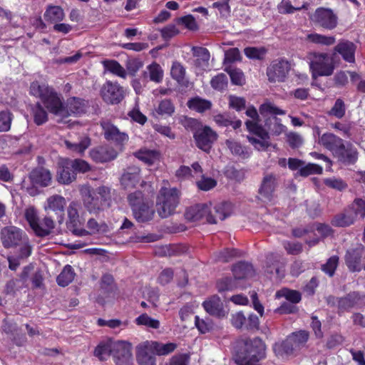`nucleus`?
<instances>
[{
    "label": "nucleus",
    "mask_w": 365,
    "mask_h": 365,
    "mask_svg": "<svg viewBox=\"0 0 365 365\" xmlns=\"http://www.w3.org/2000/svg\"><path fill=\"white\" fill-rule=\"evenodd\" d=\"M232 205L222 202L212 207V204H197L187 208L185 218L189 221L205 220L210 224H217L230 215Z\"/></svg>",
    "instance_id": "f257e3e1"
},
{
    "label": "nucleus",
    "mask_w": 365,
    "mask_h": 365,
    "mask_svg": "<svg viewBox=\"0 0 365 365\" xmlns=\"http://www.w3.org/2000/svg\"><path fill=\"white\" fill-rule=\"evenodd\" d=\"M30 93L39 97L43 106L50 113L62 116L67 115L68 111L63 106L61 95L57 93L52 87L45 84L40 85L35 81L30 86Z\"/></svg>",
    "instance_id": "f03ea898"
},
{
    "label": "nucleus",
    "mask_w": 365,
    "mask_h": 365,
    "mask_svg": "<svg viewBox=\"0 0 365 365\" xmlns=\"http://www.w3.org/2000/svg\"><path fill=\"white\" fill-rule=\"evenodd\" d=\"M265 345L258 337L247 339L237 351L235 361L238 365H260L259 361L264 357Z\"/></svg>",
    "instance_id": "7ed1b4c3"
},
{
    "label": "nucleus",
    "mask_w": 365,
    "mask_h": 365,
    "mask_svg": "<svg viewBox=\"0 0 365 365\" xmlns=\"http://www.w3.org/2000/svg\"><path fill=\"white\" fill-rule=\"evenodd\" d=\"M259 112L264 118V127L263 128L268 133L279 135L285 130L286 127L282 124L281 119L276 116L277 115H285V110L270 102H266L259 106Z\"/></svg>",
    "instance_id": "20e7f679"
},
{
    "label": "nucleus",
    "mask_w": 365,
    "mask_h": 365,
    "mask_svg": "<svg viewBox=\"0 0 365 365\" xmlns=\"http://www.w3.org/2000/svg\"><path fill=\"white\" fill-rule=\"evenodd\" d=\"M308 339L309 333L306 331L292 333L284 341L276 343L274 351L277 356L282 358L295 354L305 346Z\"/></svg>",
    "instance_id": "39448f33"
},
{
    "label": "nucleus",
    "mask_w": 365,
    "mask_h": 365,
    "mask_svg": "<svg viewBox=\"0 0 365 365\" xmlns=\"http://www.w3.org/2000/svg\"><path fill=\"white\" fill-rule=\"evenodd\" d=\"M180 191L175 187H163L157 199V212L162 218L173 215L179 203Z\"/></svg>",
    "instance_id": "423d86ee"
},
{
    "label": "nucleus",
    "mask_w": 365,
    "mask_h": 365,
    "mask_svg": "<svg viewBox=\"0 0 365 365\" xmlns=\"http://www.w3.org/2000/svg\"><path fill=\"white\" fill-rule=\"evenodd\" d=\"M309 68L313 79L331 76L334 70L333 58L325 53H314L309 56Z\"/></svg>",
    "instance_id": "0eeeda50"
},
{
    "label": "nucleus",
    "mask_w": 365,
    "mask_h": 365,
    "mask_svg": "<svg viewBox=\"0 0 365 365\" xmlns=\"http://www.w3.org/2000/svg\"><path fill=\"white\" fill-rule=\"evenodd\" d=\"M25 218L31 228L38 237L48 235L55 227V223L51 216H45L40 219L36 210L34 207H29L25 211Z\"/></svg>",
    "instance_id": "6e6552de"
},
{
    "label": "nucleus",
    "mask_w": 365,
    "mask_h": 365,
    "mask_svg": "<svg viewBox=\"0 0 365 365\" xmlns=\"http://www.w3.org/2000/svg\"><path fill=\"white\" fill-rule=\"evenodd\" d=\"M245 125L250 133L259 137V138H257L247 136L248 141L257 150H266L270 146L269 133L262 125H257L254 122H245Z\"/></svg>",
    "instance_id": "1a4fd4ad"
},
{
    "label": "nucleus",
    "mask_w": 365,
    "mask_h": 365,
    "mask_svg": "<svg viewBox=\"0 0 365 365\" xmlns=\"http://www.w3.org/2000/svg\"><path fill=\"white\" fill-rule=\"evenodd\" d=\"M79 204L76 201H73L69 204L67 208L68 221L66 225L68 229L72 232L73 235L83 237L88 235V232L81 227L83 224V221L79 216Z\"/></svg>",
    "instance_id": "9d476101"
},
{
    "label": "nucleus",
    "mask_w": 365,
    "mask_h": 365,
    "mask_svg": "<svg viewBox=\"0 0 365 365\" xmlns=\"http://www.w3.org/2000/svg\"><path fill=\"white\" fill-rule=\"evenodd\" d=\"M290 70L288 61L280 58L274 60L267 68V76L269 82H283Z\"/></svg>",
    "instance_id": "9b49d317"
},
{
    "label": "nucleus",
    "mask_w": 365,
    "mask_h": 365,
    "mask_svg": "<svg viewBox=\"0 0 365 365\" xmlns=\"http://www.w3.org/2000/svg\"><path fill=\"white\" fill-rule=\"evenodd\" d=\"M101 95L103 101L109 104H118L125 97L123 88L118 83L106 81L101 87Z\"/></svg>",
    "instance_id": "f8f14e48"
},
{
    "label": "nucleus",
    "mask_w": 365,
    "mask_h": 365,
    "mask_svg": "<svg viewBox=\"0 0 365 365\" xmlns=\"http://www.w3.org/2000/svg\"><path fill=\"white\" fill-rule=\"evenodd\" d=\"M26 237L22 230L15 226H7L1 230V240L6 249L18 247Z\"/></svg>",
    "instance_id": "ddd939ff"
},
{
    "label": "nucleus",
    "mask_w": 365,
    "mask_h": 365,
    "mask_svg": "<svg viewBox=\"0 0 365 365\" xmlns=\"http://www.w3.org/2000/svg\"><path fill=\"white\" fill-rule=\"evenodd\" d=\"M193 138L198 148L209 153L217 139V134L210 127L204 126L194 133Z\"/></svg>",
    "instance_id": "4468645a"
},
{
    "label": "nucleus",
    "mask_w": 365,
    "mask_h": 365,
    "mask_svg": "<svg viewBox=\"0 0 365 365\" xmlns=\"http://www.w3.org/2000/svg\"><path fill=\"white\" fill-rule=\"evenodd\" d=\"M312 20L320 26L331 30L337 26L338 18L333 11L330 9L323 7L318 8L313 16Z\"/></svg>",
    "instance_id": "2eb2a0df"
},
{
    "label": "nucleus",
    "mask_w": 365,
    "mask_h": 365,
    "mask_svg": "<svg viewBox=\"0 0 365 365\" xmlns=\"http://www.w3.org/2000/svg\"><path fill=\"white\" fill-rule=\"evenodd\" d=\"M117 365L128 364L131 358V344L125 341H113L111 355Z\"/></svg>",
    "instance_id": "dca6fc26"
},
{
    "label": "nucleus",
    "mask_w": 365,
    "mask_h": 365,
    "mask_svg": "<svg viewBox=\"0 0 365 365\" xmlns=\"http://www.w3.org/2000/svg\"><path fill=\"white\" fill-rule=\"evenodd\" d=\"M357 148L351 143L344 141L334 157L344 165H353L358 159Z\"/></svg>",
    "instance_id": "f3484780"
},
{
    "label": "nucleus",
    "mask_w": 365,
    "mask_h": 365,
    "mask_svg": "<svg viewBox=\"0 0 365 365\" xmlns=\"http://www.w3.org/2000/svg\"><path fill=\"white\" fill-rule=\"evenodd\" d=\"M365 247L362 245L349 249L345 255V263L351 272H360L362 269V259L364 257Z\"/></svg>",
    "instance_id": "a211bd4d"
},
{
    "label": "nucleus",
    "mask_w": 365,
    "mask_h": 365,
    "mask_svg": "<svg viewBox=\"0 0 365 365\" xmlns=\"http://www.w3.org/2000/svg\"><path fill=\"white\" fill-rule=\"evenodd\" d=\"M104 138L107 140L113 141L116 145L123 146L129 140L128 135L120 131L115 125L109 121L101 123Z\"/></svg>",
    "instance_id": "6ab92c4d"
},
{
    "label": "nucleus",
    "mask_w": 365,
    "mask_h": 365,
    "mask_svg": "<svg viewBox=\"0 0 365 365\" xmlns=\"http://www.w3.org/2000/svg\"><path fill=\"white\" fill-rule=\"evenodd\" d=\"M83 196V202L84 207L90 213L97 214L103 210V202L89 187L85 186L81 189Z\"/></svg>",
    "instance_id": "aec40b11"
},
{
    "label": "nucleus",
    "mask_w": 365,
    "mask_h": 365,
    "mask_svg": "<svg viewBox=\"0 0 365 365\" xmlns=\"http://www.w3.org/2000/svg\"><path fill=\"white\" fill-rule=\"evenodd\" d=\"M64 144L69 150L78 154H83L91 145V138L86 134H76L73 136L70 135L68 139H66Z\"/></svg>",
    "instance_id": "412c9836"
},
{
    "label": "nucleus",
    "mask_w": 365,
    "mask_h": 365,
    "mask_svg": "<svg viewBox=\"0 0 365 365\" xmlns=\"http://www.w3.org/2000/svg\"><path fill=\"white\" fill-rule=\"evenodd\" d=\"M90 156L96 163H103L115 159L118 153L111 146L100 145L91 150Z\"/></svg>",
    "instance_id": "4be33fe9"
},
{
    "label": "nucleus",
    "mask_w": 365,
    "mask_h": 365,
    "mask_svg": "<svg viewBox=\"0 0 365 365\" xmlns=\"http://www.w3.org/2000/svg\"><path fill=\"white\" fill-rule=\"evenodd\" d=\"M277 176L274 173H265L262 178L259 194L262 200L270 201L277 187Z\"/></svg>",
    "instance_id": "5701e85b"
},
{
    "label": "nucleus",
    "mask_w": 365,
    "mask_h": 365,
    "mask_svg": "<svg viewBox=\"0 0 365 365\" xmlns=\"http://www.w3.org/2000/svg\"><path fill=\"white\" fill-rule=\"evenodd\" d=\"M264 271L271 276L282 278L284 275V264L280 261V257L274 254H269L266 257Z\"/></svg>",
    "instance_id": "b1692460"
},
{
    "label": "nucleus",
    "mask_w": 365,
    "mask_h": 365,
    "mask_svg": "<svg viewBox=\"0 0 365 365\" xmlns=\"http://www.w3.org/2000/svg\"><path fill=\"white\" fill-rule=\"evenodd\" d=\"M202 307L206 312L213 317L222 318L227 314L220 298L217 295H213L204 301Z\"/></svg>",
    "instance_id": "393cba45"
},
{
    "label": "nucleus",
    "mask_w": 365,
    "mask_h": 365,
    "mask_svg": "<svg viewBox=\"0 0 365 365\" xmlns=\"http://www.w3.org/2000/svg\"><path fill=\"white\" fill-rule=\"evenodd\" d=\"M29 179L34 186L47 187L51 184L52 177L48 170L38 167L30 173Z\"/></svg>",
    "instance_id": "a878e982"
},
{
    "label": "nucleus",
    "mask_w": 365,
    "mask_h": 365,
    "mask_svg": "<svg viewBox=\"0 0 365 365\" xmlns=\"http://www.w3.org/2000/svg\"><path fill=\"white\" fill-rule=\"evenodd\" d=\"M66 199L59 195L50 196L46 200L45 210H51L56 213L58 222L61 224L63 220L64 207L66 206Z\"/></svg>",
    "instance_id": "bb28decb"
},
{
    "label": "nucleus",
    "mask_w": 365,
    "mask_h": 365,
    "mask_svg": "<svg viewBox=\"0 0 365 365\" xmlns=\"http://www.w3.org/2000/svg\"><path fill=\"white\" fill-rule=\"evenodd\" d=\"M150 342L146 341L137 346L136 358L140 365H155V358Z\"/></svg>",
    "instance_id": "cd10ccee"
},
{
    "label": "nucleus",
    "mask_w": 365,
    "mask_h": 365,
    "mask_svg": "<svg viewBox=\"0 0 365 365\" xmlns=\"http://www.w3.org/2000/svg\"><path fill=\"white\" fill-rule=\"evenodd\" d=\"M140 170L138 166H129L124 170L120 178V183L125 189L133 188L140 182Z\"/></svg>",
    "instance_id": "c85d7f7f"
},
{
    "label": "nucleus",
    "mask_w": 365,
    "mask_h": 365,
    "mask_svg": "<svg viewBox=\"0 0 365 365\" xmlns=\"http://www.w3.org/2000/svg\"><path fill=\"white\" fill-rule=\"evenodd\" d=\"M56 178L58 182L63 185H68L76 179V173H74L68 160H63L59 165Z\"/></svg>",
    "instance_id": "c756f323"
},
{
    "label": "nucleus",
    "mask_w": 365,
    "mask_h": 365,
    "mask_svg": "<svg viewBox=\"0 0 365 365\" xmlns=\"http://www.w3.org/2000/svg\"><path fill=\"white\" fill-rule=\"evenodd\" d=\"M344 140L332 133H325L319 138V143L334 155Z\"/></svg>",
    "instance_id": "7c9ffc66"
},
{
    "label": "nucleus",
    "mask_w": 365,
    "mask_h": 365,
    "mask_svg": "<svg viewBox=\"0 0 365 365\" xmlns=\"http://www.w3.org/2000/svg\"><path fill=\"white\" fill-rule=\"evenodd\" d=\"M356 45L349 41H341L335 47L334 51L339 53L343 59L349 63L355 61Z\"/></svg>",
    "instance_id": "2f4dec72"
},
{
    "label": "nucleus",
    "mask_w": 365,
    "mask_h": 365,
    "mask_svg": "<svg viewBox=\"0 0 365 365\" xmlns=\"http://www.w3.org/2000/svg\"><path fill=\"white\" fill-rule=\"evenodd\" d=\"M134 217L139 222H147L153 219L155 210L153 202L148 201L133 210Z\"/></svg>",
    "instance_id": "473e14b6"
},
{
    "label": "nucleus",
    "mask_w": 365,
    "mask_h": 365,
    "mask_svg": "<svg viewBox=\"0 0 365 365\" xmlns=\"http://www.w3.org/2000/svg\"><path fill=\"white\" fill-rule=\"evenodd\" d=\"M101 292L106 297H113L118 292V287L115 282L113 275L104 274L100 281Z\"/></svg>",
    "instance_id": "72a5a7b5"
},
{
    "label": "nucleus",
    "mask_w": 365,
    "mask_h": 365,
    "mask_svg": "<svg viewBox=\"0 0 365 365\" xmlns=\"http://www.w3.org/2000/svg\"><path fill=\"white\" fill-rule=\"evenodd\" d=\"M361 297L358 292L349 293L344 297L337 299L338 309L341 312L347 311L359 304Z\"/></svg>",
    "instance_id": "f704fd0d"
},
{
    "label": "nucleus",
    "mask_w": 365,
    "mask_h": 365,
    "mask_svg": "<svg viewBox=\"0 0 365 365\" xmlns=\"http://www.w3.org/2000/svg\"><path fill=\"white\" fill-rule=\"evenodd\" d=\"M356 220V218L354 214L347 207L343 212L334 217L331 220V224L335 227H345L353 225Z\"/></svg>",
    "instance_id": "c9c22d12"
},
{
    "label": "nucleus",
    "mask_w": 365,
    "mask_h": 365,
    "mask_svg": "<svg viewBox=\"0 0 365 365\" xmlns=\"http://www.w3.org/2000/svg\"><path fill=\"white\" fill-rule=\"evenodd\" d=\"M225 145L230 150L232 155H236L242 159H247L250 158L251 151L248 148L242 145L232 139H229L225 141Z\"/></svg>",
    "instance_id": "e433bc0d"
},
{
    "label": "nucleus",
    "mask_w": 365,
    "mask_h": 365,
    "mask_svg": "<svg viewBox=\"0 0 365 365\" xmlns=\"http://www.w3.org/2000/svg\"><path fill=\"white\" fill-rule=\"evenodd\" d=\"M163 70L161 66L153 62L146 67V71H144V77H148L150 81L159 83L163 81Z\"/></svg>",
    "instance_id": "4c0bfd02"
},
{
    "label": "nucleus",
    "mask_w": 365,
    "mask_h": 365,
    "mask_svg": "<svg viewBox=\"0 0 365 365\" xmlns=\"http://www.w3.org/2000/svg\"><path fill=\"white\" fill-rule=\"evenodd\" d=\"M232 272L235 279L251 277L255 272L252 265L245 262H240L236 264L233 267Z\"/></svg>",
    "instance_id": "58836bf2"
},
{
    "label": "nucleus",
    "mask_w": 365,
    "mask_h": 365,
    "mask_svg": "<svg viewBox=\"0 0 365 365\" xmlns=\"http://www.w3.org/2000/svg\"><path fill=\"white\" fill-rule=\"evenodd\" d=\"M175 112V106L169 99L161 101L155 108L154 115L162 117L171 116Z\"/></svg>",
    "instance_id": "ea45409f"
},
{
    "label": "nucleus",
    "mask_w": 365,
    "mask_h": 365,
    "mask_svg": "<svg viewBox=\"0 0 365 365\" xmlns=\"http://www.w3.org/2000/svg\"><path fill=\"white\" fill-rule=\"evenodd\" d=\"M134 155L148 165H153L159 159L158 152L153 150L140 149Z\"/></svg>",
    "instance_id": "a19ab883"
},
{
    "label": "nucleus",
    "mask_w": 365,
    "mask_h": 365,
    "mask_svg": "<svg viewBox=\"0 0 365 365\" xmlns=\"http://www.w3.org/2000/svg\"><path fill=\"white\" fill-rule=\"evenodd\" d=\"M215 122L222 127L232 126L235 130L239 128L242 125L240 120H234L230 114H218L214 117Z\"/></svg>",
    "instance_id": "79ce46f5"
},
{
    "label": "nucleus",
    "mask_w": 365,
    "mask_h": 365,
    "mask_svg": "<svg viewBox=\"0 0 365 365\" xmlns=\"http://www.w3.org/2000/svg\"><path fill=\"white\" fill-rule=\"evenodd\" d=\"M113 341L108 339L100 343L94 351V355L101 360H105L108 356L112 355Z\"/></svg>",
    "instance_id": "37998d69"
},
{
    "label": "nucleus",
    "mask_w": 365,
    "mask_h": 365,
    "mask_svg": "<svg viewBox=\"0 0 365 365\" xmlns=\"http://www.w3.org/2000/svg\"><path fill=\"white\" fill-rule=\"evenodd\" d=\"M103 63L105 68L113 74L123 78H126L127 72L125 69L117 61L106 60Z\"/></svg>",
    "instance_id": "c03bdc74"
},
{
    "label": "nucleus",
    "mask_w": 365,
    "mask_h": 365,
    "mask_svg": "<svg viewBox=\"0 0 365 365\" xmlns=\"http://www.w3.org/2000/svg\"><path fill=\"white\" fill-rule=\"evenodd\" d=\"M275 297H284L289 302L292 304L299 303L302 299V296L299 292L287 288H284L277 291L275 294Z\"/></svg>",
    "instance_id": "a18cd8bd"
},
{
    "label": "nucleus",
    "mask_w": 365,
    "mask_h": 365,
    "mask_svg": "<svg viewBox=\"0 0 365 365\" xmlns=\"http://www.w3.org/2000/svg\"><path fill=\"white\" fill-rule=\"evenodd\" d=\"M86 105L83 100L73 97L67 101V109L71 113L81 114L86 112Z\"/></svg>",
    "instance_id": "49530a36"
},
{
    "label": "nucleus",
    "mask_w": 365,
    "mask_h": 365,
    "mask_svg": "<svg viewBox=\"0 0 365 365\" xmlns=\"http://www.w3.org/2000/svg\"><path fill=\"white\" fill-rule=\"evenodd\" d=\"M75 273L71 265H66L57 277V283L61 287H66L74 279Z\"/></svg>",
    "instance_id": "de8ad7c7"
},
{
    "label": "nucleus",
    "mask_w": 365,
    "mask_h": 365,
    "mask_svg": "<svg viewBox=\"0 0 365 365\" xmlns=\"http://www.w3.org/2000/svg\"><path fill=\"white\" fill-rule=\"evenodd\" d=\"M192 54L197 57V63L200 66H207L210 61V55L206 48L193 46L192 48Z\"/></svg>",
    "instance_id": "09e8293b"
},
{
    "label": "nucleus",
    "mask_w": 365,
    "mask_h": 365,
    "mask_svg": "<svg viewBox=\"0 0 365 365\" xmlns=\"http://www.w3.org/2000/svg\"><path fill=\"white\" fill-rule=\"evenodd\" d=\"M187 106L190 109L195 110L199 113H203L210 109L212 103L210 101L196 97L190 100Z\"/></svg>",
    "instance_id": "8fccbe9b"
},
{
    "label": "nucleus",
    "mask_w": 365,
    "mask_h": 365,
    "mask_svg": "<svg viewBox=\"0 0 365 365\" xmlns=\"http://www.w3.org/2000/svg\"><path fill=\"white\" fill-rule=\"evenodd\" d=\"M44 18L51 22L61 21L64 18L63 10L60 6H49L44 14Z\"/></svg>",
    "instance_id": "3c124183"
},
{
    "label": "nucleus",
    "mask_w": 365,
    "mask_h": 365,
    "mask_svg": "<svg viewBox=\"0 0 365 365\" xmlns=\"http://www.w3.org/2000/svg\"><path fill=\"white\" fill-rule=\"evenodd\" d=\"M185 73V68L178 61L173 62L170 70V74L174 80H175L179 84H184L186 81Z\"/></svg>",
    "instance_id": "603ef678"
},
{
    "label": "nucleus",
    "mask_w": 365,
    "mask_h": 365,
    "mask_svg": "<svg viewBox=\"0 0 365 365\" xmlns=\"http://www.w3.org/2000/svg\"><path fill=\"white\" fill-rule=\"evenodd\" d=\"M135 322L138 326H144L147 328L157 329L160 327V321L153 319L144 313L140 314L135 319Z\"/></svg>",
    "instance_id": "864d4df0"
},
{
    "label": "nucleus",
    "mask_w": 365,
    "mask_h": 365,
    "mask_svg": "<svg viewBox=\"0 0 365 365\" xmlns=\"http://www.w3.org/2000/svg\"><path fill=\"white\" fill-rule=\"evenodd\" d=\"M151 348L158 355H166L173 352L177 347L176 344L167 343L163 344L157 341H152L150 343Z\"/></svg>",
    "instance_id": "5fc2aeb1"
},
{
    "label": "nucleus",
    "mask_w": 365,
    "mask_h": 365,
    "mask_svg": "<svg viewBox=\"0 0 365 365\" xmlns=\"http://www.w3.org/2000/svg\"><path fill=\"white\" fill-rule=\"evenodd\" d=\"M348 207L354 214L356 218L360 217L364 219L365 217V200L364 199L356 198Z\"/></svg>",
    "instance_id": "6e6d98bb"
},
{
    "label": "nucleus",
    "mask_w": 365,
    "mask_h": 365,
    "mask_svg": "<svg viewBox=\"0 0 365 365\" xmlns=\"http://www.w3.org/2000/svg\"><path fill=\"white\" fill-rule=\"evenodd\" d=\"M307 39L312 43L330 46L335 43L334 36H327L319 34H311L307 36Z\"/></svg>",
    "instance_id": "4d7b16f0"
},
{
    "label": "nucleus",
    "mask_w": 365,
    "mask_h": 365,
    "mask_svg": "<svg viewBox=\"0 0 365 365\" xmlns=\"http://www.w3.org/2000/svg\"><path fill=\"white\" fill-rule=\"evenodd\" d=\"M322 168L314 163H308L302 166L301 169L298 170L297 175L302 177H307L313 174H321L322 173Z\"/></svg>",
    "instance_id": "13d9d810"
},
{
    "label": "nucleus",
    "mask_w": 365,
    "mask_h": 365,
    "mask_svg": "<svg viewBox=\"0 0 365 365\" xmlns=\"http://www.w3.org/2000/svg\"><path fill=\"white\" fill-rule=\"evenodd\" d=\"M128 200L132 207V210H134L135 208L139 207L143 203H145L149 201L148 199L144 197L141 191H135L129 194L128 196Z\"/></svg>",
    "instance_id": "bf43d9fd"
},
{
    "label": "nucleus",
    "mask_w": 365,
    "mask_h": 365,
    "mask_svg": "<svg viewBox=\"0 0 365 365\" xmlns=\"http://www.w3.org/2000/svg\"><path fill=\"white\" fill-rule=\"evenodd\" d=\"M244 53L250 59L262 60L265 56L267 50L263 47H247L245 48Z\"/></svg>",
    "instance_id": "052dcab7"
},
{
    "label": "nucleus",
    "mask_w": 365,
    "mask_h": 365,
    "mask_svg": "<svg viewBox=\"0 0 365 365\" xmlns=\"http://www.w3.org/2000/svg\"><path fill=\"white\" fill-rule=\"evenodd\" d=\"M34 120L36 125H40L48 120V114L40 103H37L33 109Z\"/></svg>",
    "instance_id": "680f3d73"
},
{
    "label": "nucleus",
    "mask_w": 365,
    "mask_h": 365,
    "mask_svg": "<svg viewBox=\"0 0 365 365\" xmlns=\"http://www.w3.org/2000/svg\"><path fill=\"white\" fill-rule=\"evenodd\" d=\"M13 114L8 110L0 112V133L10 130Z\"/></svg>",
    "instance_id": "e2e57ef3"
},
{
    "label": "nucleus",
    "mask_w": 365,
    "mask_h": 365,
    "mask_svg": "<svg viewBox=\"0 0 365 365\" xmlns=\"http://www.w3.org/2000/svg\"><path fill=\"white\" fill-rule=\"evenodd\" d=\"M227 77L225 73H219L214 76L211 81V86L217 91H223L227 86Z\"/></svg>",
    "instance_id": "0e129e2a"
},
{
    "label": "nucleus",
    "mask_w": 365,
    "mask_h": 365,
    "mask_svg": "<svg viewBox=\"0 0 365 365\" xmlns=\"http://www.w3.org/2000/svg\"><path fill=\"white\" fill-rule=\"evenodd\" d=\"M346 112V107L344 102L342 99L338 98L336 100L334 105L331 109L329 111V115H333L337 118H342Z\"/></svg>",
    "instance_id": "69168bd1"
},
{
    "label": "nucleus",
    "mask_w": 365,
    "mask_h": 365,
    "mask_svg": "<svg viewBox=\"0 0 365 365\" xmlns=\"http://www.w3.org/2000/svg\"><path fill=\"white\" fill-rule=\"evenodd\" d=\"M339 264V257L334 255L329 258L327 262L322 265V271L329 277L334 276L335 270Z\"/></svg>",
    "instance_id": "338daca9"
},
{
    "label": "nucleus",
    "mask_w": 365,
    "mask_h": 365,
    "mask_svg": "<svg viewBox=\"0 0 365 365\" xmlns=\"http://www.w3.org/2000/svg\"><path fill=\"white\" fill-rule=\"evenodd\" d=\"M230 76L231 81L235 85H243L245 79L242 71L239 68H230L226 70Z\"/></svg>",
    "instance_id": "774afa93"
}]
</instances>
